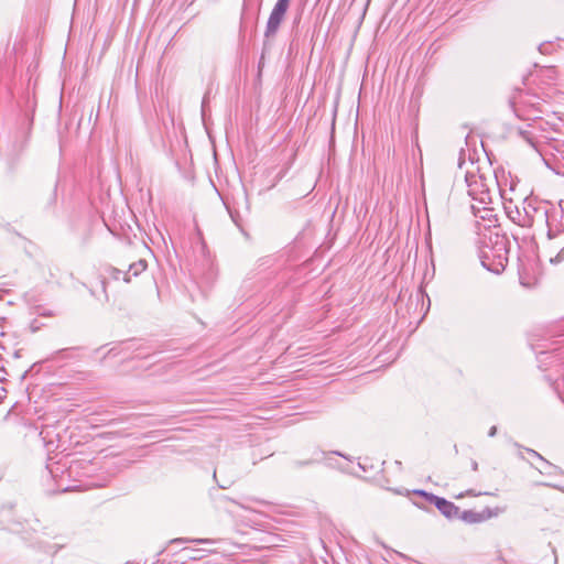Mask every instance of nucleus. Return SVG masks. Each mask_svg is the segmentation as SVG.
Here are the masks:
<instances>
[{
	"mask_svg": "<svg viewBox=\"0 0 564 564\" xmlns=\"http://www.w3.org/2000/svg\"><path fill=\"white\" fill-rule=\"evenodd\" d=\"M479 235L478 257L482 267L495 274L502 273L508 263V238L490 227Z\"/></svg>",
	"mask_w": 564,
	"mask_h": 564,
	"instance_id": "nucleus-1",
	"label": "nucleus"
},
{
	"mask_svg": "<svg viewBox=\"0 0 564 564\" xmlns=\"http://www.w3.org/2000/svg\"><path fill=\"white\" fill-rule=\"evenodd\" d=\"M549 203L535 198H525L523 200L524 215H521L518 207H516V214L519 216L518 225L522 227H531L534 224L542 225L546 217Z\"/></svg>",
	"mask_w": 564,
	"mask_h": 564,
	"instance_id": "nucleus-2",
	"label": "nucleus"
},
{
	"mask_svg": "<svg viewBox=\"0 0 564 564\" xmlns=\"http://www.w3.org/2000/svg\"><path fill=\"white\" fill-rule=\"evenodd\" d=\"M465 180L468 187V195L473 200L478 202L480 205H489L492 203V194L489 186V183H494L491 178L482 174L468 172Z\"/></svg>",
	"mask_w": 564,
	"mask_h": 564,
	"instance_id": "nucleus-3",
	"label": "nucleus"
},
{
	"mask_svg": "<svg viewBox=\"0 0 564 564\" xmlns=\"http://www.w3.org/2000/svg\"><path fill=\"white\" fill-rule=\"evenodd\" d=\"M290 0H278L267 21L264 37L272 39L276 35L285 13L289 9Z\"/></svg>",
	"mask_w": 564,
	"mask_h": 564,
	"instance_id": "nucleus-4",
	"label": "nucleus"
},
{
	"mask_svg": "<svg viewBox=\"0 0 564 564\" xmlns=\"http://www.w3.org/2000/svg\"><path fill=\"white\" fill-rule=\"evenodd\" d=\"M543 224L547 227V238L553 239L564 231V210L561 206L549 203Z\"/></svg>",
	"mask_w": 564,
	"mask_h": 564,
	"instance_id": "nucleus-5",
	"label": "nucleus"
},
{
	"mask_svg": "<svg viewBox=\"0 0 564 564\" xmlns=\"http://www.w3.org/2000/svg\"><path fill=\"white\" fill-rule=\"evenodd\" d=\"M499 510H492L489 507L484 508L481 511H475V510H465L459 511L458 519H462L466 523H479L482 521H486L492 517L498 516Z\"/></svg>",
	"mask_w": 564,
	"mask_h": 564,
	"instance_id": "nucleus-6",
	"label": "nucleus"
},
{
	"mask_svg": "<svg viewBox=\"0 0 564 564\" xmlns=\"http://www.w3.org/2000/svg\"><path fill=\"white\" fill-rule=\"evenodd\" d=\"M430 503L434 505L447 519H456L459 516V508L445 498L431 496Z\"/></svg>",
	"mask_w": 564,
	"mask_h": 564,
	"instance_id": "nucleus-7",
	"label": "nucleus"
},
{
	"mask_svg": "<svg viewBox=\"0 0 564 564\" xmlns=\"http://www.w3.org/2000/svg\"><path fill=\"white\" fill-rule=\"evenodd\" d=\"M496 185L498 186L500 198L503 200V207L508 217L518 224L519 216L516 214V207L518 206L513 205V198L508 197L507 188L502 187L498 180H496Z\"/></svg>",
	"mask_w": 564,
	"mask_h": 564,
	"instance_id": "nucleus-8",
	"label": "nucleus"
},
{
	"mask_svg": "<svg viewBox=\"0 0 564 564\" xmlns=\"http://www.w3.org/2000/svg\"><path fill=\"white\" fill-rule=\"evenodd\" d=\"M147 261L145 260H139L137 262H133L129 265V269L127 272L123 273V281L126 283H130L131 276H138L140 273H142L147 269Z\"/></svg>",
	"mask_w": 564,
	"mask_h": 564,
	"instance_id": "nucleus-9",
	"label": "nucleus"
},
{
	"mask_svg": "<svg viewBox=\"0 0 564 564\" xmlns=\"http://www.w3.org/2000/svg\"><path fill=\"white\" fill-rule=\"evenodd\" d=\"M471 208L476 218L492 223L491 218L494 217V209L488 207V205H482V207L471 205Z\"/></svg>",
	"mask_w": 564,
	"mask_h": 564,
	"instance_id": "nucleus-10",
	"label": "nucleus"
},
{
	"mask_svg": "<svg viewBox=\"0 0 564 564\" xmlns=\"http://www.w3.org/2000/svg\"><path fill=\"white\" fill-rule=\"evenodd\" d=\"M82 347H69L57 350L54 354L53 359H72L76 358V352L80 350Z\"/></svg>",
	"mask_w": 564,
	"mask_h": 564,
	"instance_id": "nucleus-11",
	"label": "nucleus"
},
{
	"mask_svg": "<svg viewBox=\"0 0 564 564\" xmlns=\"http://www.w3.org/2000/svg\"><path fill=\"white\" fill-rule=\"evenodd\" d=\"M318 462H319L318 458H308V459H305V460L296 459V460L293 462V466L296 467V468H302V467H305V466L314 465V464H316Z\"/></svg>",
	"mask_w": 564,
	"mask_h": 564,
	"instance_id": "nucleus-12",
	"label": "nucleus"
},
{
	"mask_svg": "<svg viewBox=\"0 0 564 564\" xmlns=\"http://www.w3.org/2000/svg\"><path fill=\"white\" fill-rule=\"evenodd\" d=\"M123 272L117 268H110L109 274L113 280H119Z\"/></svg>",
	"mask_w": 564,
	"mask_h": 564,
	"instance_id": "nucleus-13",
	"label": "nucleus"
},
{
	"mask_svg": "<svg viewBox=\"0 0 564 564\" xmlns=\"http://www.w3.org/2000/svg\"><path fill=\"white\" fill-rule=\"evenodd\" d=\"M564 260V247L557 252L554 258H551V262L558 263Z\"/></svg>",
	"mask_w": 564,
	"mask_h": 564,
	"instance_id": "nucleus-14",
	"label": "nucleus"
},
{
	"mask_svg": "<svg viewBox=\"0 0 564 564\" xmlns=\"http://www.w3.org/2000/svg\"><path fill=\"white\" fill-rule=\"evenodd\" d=\"M414 494L417 496L424 497L427 502H430V497L434 496L433 494L426 492L425 490H421V489L414 490Z\"/></svg>",
	"mask_w": 564,
	"mask_h": 564,
	"instance_id": "nucleus-15",
	"label": "nucleus"
},
{
	"mask_svg": "<svg viewBox=\"0 0 564 564\" xmlns=\"http://www.w3.org/2000/svg\"><path fill=\"white\" fill-rule=\"evenodd\" d=\"M531 455H533L534 457L545 462L546 464H549L538 452H535L534 449H531V448H528L527 449Z\"/></svg>",
	"mask_w": 564,
	"mask_h": 564,
	"instance_id": "nucleus-16",
	"label": "nucleus"
},
{
	"mask_svg": "<svg viewBox=\"0 0 564 564\" xmlns=\"http://www.w3.org/2000/svg\"><path fill=\"white\" fill-rule=\"evenodd\" d=\"M41 316H48V317H53V316H56V313L54 311H43V312H40L39 313Z\"/></svg>",
	"mask_w": 564,
	"mask_h": 564,
	"instance_id": "nucleus-17",
	"label": "nucleus"
},
{
	"mask_svg": "<svg viewBox=\"0 0 564 564\" xmlns=\"http://www.w3.org/2000/svg\"><path fill=\"white\" fill-rule=\"evenodd\" d=\"M496 433H497V426H491L489 432H488V435L490 437H494L496 435Z\"/></svg>",
	"mask_w": 564,
	"mask_h": 564,
	"instance_id": "nucleus-18",
	"label": "nucleus"
},
{
	"mask_svg": "<svg viewBox=\"0 0 564 564\" xmlns=\"http://www.w3.org/2000/svg\"><path fill=\"white\" fill-rule=\"evenodd\" d=\"M512 192H513V187H512V185H510V188H509V189H507L508 197H512V196H511V193H512Z\"/></svg>",
	"mask_w": 564,
	"mask_h": 564,
	"instance_id": "nucleus-19",
	"label": "nucleus"
},
{
	"mask_svg": "<svg viewBox=\"0 0 564 564\" xmlns=\"http://www.w3.org/2000/svg\"><path fill=\"white\" fill-rule=\"evenodd\" d=\"M477 468H478V464H477L476 462H474V463H473V469H474V470H477Z\"/></svg>",
	"mask_w": 564,
	"mask_h": 564,
	"instance_id": "nucleus-20",
	"label": "nucleus"
},
{
	"mask_svg": "<svg viewBox=\"0 0 564 564\" xmlns=\"http://www.w3.org/2000/svg\"><path fill=\"white\" fill-rule=\"evenodd\" d=\"M197 542L209 543V540H197Z\"/></svg>",
	"mask_w": 564,
	"mask_h": 564,
	"instance_id": "nucleus-21",
	"label": "nucleus"
},
{
	"mask_svg": "<svg viewBox=\"0 0 564 564\" xmlns=\"http://www.w3.org/2000/svg\"><path fill=\"white\" fill-rule=\"evenodd\" d=\"M182 541H183V539H176L173 542H182Z\"/></svg>",
	"mask_w": 564,
	"mask_h": 564,
	"instance_id": "nucleus-22",
	"label": "nucleus"
}]
</instances>
